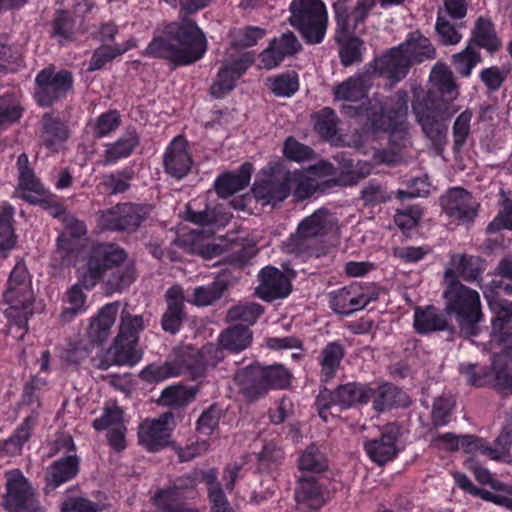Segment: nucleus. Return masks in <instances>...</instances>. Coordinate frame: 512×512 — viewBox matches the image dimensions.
Instances as JSON below:
<instances>
[{
	"mask_svg": "<svg viewBox=\"0 0 512 512\" xmlns=\"http://www.w3.org/2000/svg\"><path fill=\"white\" fill-rule=\"evenodd\" d=\"M269 169V173H265L263 178L254 183L252 192L262 205L275 206L289 196L295 173L279 163Z\"/></svg>",
	"mask_w": 512,
	"mask_h": 512,
	"instance_id": "13",
	"label": "nucleus"
},
{
	"mask_svg": "<svg viewBox=\"0 0 512 512\" xmlns=\"http://www.w3.org/2000/svg\"><path fill=\"white\" fill-rule=\"evenodd\" d=\"M181 374V367L173 362H165L161 365L151 364L145 367L139 374L140 378L147 382H161L169 377Z\"/></svg>",
	"mask_w": 512,
	"mask_h": 512,
	"instance_id": "50",
	"label": "nucleus"
},
{
	"mask_svg": "<svg viewBox=\"0 0 512 512\" xmlns=\"http://www.w3.org/2000/svg\"><path fill=\"white\" fill-rule=\"evenodd\" d=\"M338 230L337 218L322 207L302 219L294 233L285 242L288 253L305 258H320L328 253L323 239Z\"/></svg>",
	"mask_w": 512,
	"mask_h": 512,
	"instance_id": "4",
	"label": "nucleus"
},
{
	"mask_svg": "<svg viewBox=\"0 0 512 512\" xmlns=\"http://www.w3.org/2000/svg\"><path fill=\"white\" fill-rule=\"evenodd\" d=\"M223 349L240 352L252 342V331L243 325H235L224 330L219 337Z\"/></svg>",
	"mask_w": 512,
	"mask_h": 512,
	"instance_id": "41",
	"label": "nucleus"
},
{
	"mask_svg": "<svg viewBox=\"0 0 512 512\" xmlns=\"http://www.w3.org/2000/svg\"><path fill=\"white\" fill-rule=\"evenodd\" d=\"M23 109L13 93L0 95V128L20 119Z\"/></svg>",
	"mask_w": 512,
	"mask_h": 512,
	"instance_id": "52",
	"label": "nucleus"
},
{
	"mask_svg": "<svg viewBox=\"0 0 512 512\" xmlns=\"http://www.w3.org/2000/svg\"><path fill=\"white\" fill-rule=\"evenodd\" d=\"M441 206L445 213L462 222H470L476 216L474 201L463 188H452L441 197Z\"/></svg>",
	"mask_w": 512,
	"mask_h": 512,
	"instance_id": "25",
	"label": "nucleus"
},
{
	"mask_svg": "<svg viewBox=\"0 0 512 512\" xmlns=\"http://www.w3.org/2000/svg\"><path fill=\"white\" fill-rule=\"evenodd\" d=\"M314 129L325 140H332L337 134L338 118L333 109L325 107L312 116Z\"/></svg>",
	"mask_w": 512,
	"mask_h": 512,
	"instance_id": "47",
	"label": "nucleus"
},
{
	"mask_svg": "<svg viewBox=\"0 0 512 512\" xmlns=\"http://www.w3.org/2000/svg\"><path fill=\"white\" fill-rule=\"evenodd\" d=\"M139 144V135L134 129H128L126 133L105 150V163L112 164L121 158L128 157Z\"/></svg>",
	"mask_w": 512,
	"mask_h": 512,
	"instance_id": "40",
	"label": "nucleus"
},
{
	"mask_svg": "<svg viewBox=\"0 0 512 512\" xmlns=\"http://www.w3.org/2000/svg\"><path fill=\"white\" fill-rule=\"evenodd\" d=\"M151 206L136 203H119L99 211L97 223L102 230H111L132 234L149 218Z\"/></svg>",
	"mask_w": 512,
	"mask_h": 512,
	"instance_id": "11",
	"label": "nucleus"
},
{
	"mask_svg": "<svg viewBox=\"0 0 512 512\" xmlns=\"http://www.w3.org/2000/svg\"><path fill=\"white\" fill-rule=\"evenodd\" d=\"M41 138L46 147L53 148L68 138V130L63 122L46 113L42 118Z\"/></svg>",
	"mask_w": 512,
	"mask_h": 512,
	"instance_id": "44",
	"label": "nucleus"
},
{
	"mask_svg": "<svg viewBox=\"0 0 512 512\" xmlns=\"http://www.w3.org/2000/svg\"><path fill=\"white\" fill-rule=\"evenodd\" d=\"M446 314L433 305L417 306L414 310L413 327L418 334L427 335L439 331L454 333V327L450 326Z\"/></svg>",
	"mask_w": 512,
	"mask_h": 512,
	"instance_id": "27",
	"label": "nucleus"
},
{
	"mask_svg": "<svg viewBox=\"0 0 512 512\" xmlns=\"http://www.w3.org/2000/svg\"><path fill=\"white\" fill-rule=\"evenodd\" d=\"M371 395V387L365 384L347 383L335 389V402L341 408H348L356 403L368 402Z\"/></svg>",
	"mask_w": 512,
	"mask_h": 512,
	"instance_id": "35",
	"label": "nucleus"
},
{
	"mask_svg": "<svg viewBox=\"0 0 512 512\" xmlns=\"http://www.w3.org/2000/svg\"><path fill=\"white\" fill-rule=\"evenodd\" d=\"M486 301L495 314L492 329L500 334L501 341H505L512 335V301L496 297L491 292H486Z\"/></svg>",
	"mask_w": 512,
	"mask_h": 512,
	"instance_id": "30",
	"label": "nucleus"
},
{
	"mask_svg": "<svg viewBox=\"0 0 512 512\" xmlns=\"http://www.w3.org/2000/svg\"><path fill=\"white\" fill-rule=\"evenodd\" d=\"M167 309L161 319V327L165 332L176 334L185 318L184 292L182 287L174 285L165 294Z\"/></svg>",
	"mask_w": 512,
	"mask_h": 512,
	"instance_id": "26",
	"label": "nucleus"
},
{
	"mask_svg": "<svg viewBox=\"0 0 512 512\" xmlns=\"http://www.w3.org/2000/svg\"><path fill=\"white\" fill-rule=\"evenodd\" d=\"M376 4L377 0H356L354 5L351 0H336L332 5L336 23L334 35L346 38L347 35L356 34Z\"/></svg>",
	"mask_w": 512,
	"mask_h": 512,
	"instance_id": "15",
	"label": "nucleus"
},
{
	"mask_svg": "<svg viewBox=\"0 0 512 512\" xmlns=\"http://www.w3.org/2000/svg\"><path fill=\"white\" fill-rule=\"evenodd\" d=\"M46 385V381L40 377L33 376L28 381L23 390V396L20 403L21 408L29 407L31 411L37 412L40 407L39 391Z\"/></svg>",
	"mask_w": 512,
	"mask_h": 512,
	"instance_id": "58",
	"label": "nucleus"
},
{
	"mask_svg": "<svg viewBox=\"0 0 512 512\" xmlns=\"http://www.w3.org/2000/svg\"><path fill=\"white\" fill-rule=\"evenodd\" d=\"M263 312V307L256 303L236 305L227 311V319L230 322L240 321L252 325Z\"/></svg>",
	"mask_w": 512,
	"mask_h": 512,
	"instance_id": "55",
	"label": "nucleus"
},
{
	"mask_svg": "<svg viewBox=\"0 0 512 512\" xmlns=\"http://www.w3.org/2000/svg\"><path fill=\"white\" fill-rule=\"evenodd\" d=\"M373 406L377 411H384L394 406L404 404L405 393L390 383H385L372 389Z\"/></svg>",
	"mask_w": 512,
	"mask_h": 512,
	"instance_id": "42",
	"label": "nucleus"
},
{
	"mask_svg": "<svg viewBox=\"0 0 512 512\" xmlns=\"http://www.w3.org/2000/svg\"><path fill=\"white\" fill-rule=\"evenodd\" d=\"M298 467L301 471L321 473L328 468L327 459L320 448L315 444H310L298 461Z\"/></svg>",
	"mask_w": 512,
	"mask_h": 512,
	"instance_id": "49",
	"label": "nucleus"
},
{
	"mask_svg": "<svg viewBox=\"0 0 512 512\" xmlns=\"http://www.w3.org/2000/svg\"><path fill=\"white\" fill-rule=\"evenodd\" d=\"M17 168L18 188L23 191L19 196L21 199L30 204H39L45 209L51 208L55 216L63 212V207L60 204H51L48 191L36 177L34 170L29 165L28 156L25 153L18 156Z\"/></svg>",
	"mask_w": 512,
	"mask_h": 512,
	"instance_id": "16",
	"label": "nucleus"
},
{
	"mask_svg": "<svg viewBox=\"0 0 512 512\" xmlns=\"http://www.w3.org/2000/svg\"><path fill=\"white\" fill-rule=\"evenodd\" d=\"M380 74V68L373 62L366 64L361 70L343 82L336 85L333 89L336 100L358 102L368 96L373 86L376 73Z\"/></svg>",
	"mask_w": 512,
	"mask_h": 512,
	"instance_id": "20",
	"label": "nucleus"
},
{
	"mask_svg": "<svg viewBox=\"0 0 512 512\" xmlns=\"http://www.w3.org/2000/svg\"><path fill=\"white\" fill-rule=\"evenodd\" d=\"M472 112L470 110L463 111L455 120L452 133L454 138V150H460L465 144L470 134V122Z\"/></svg>",
	"mask_w": 512,
	"mask_h": 512,
	"instance_id": "61",
	"label": "nucleus"
},
{
	"mask_svg": "<svg viewBox=\"0 0 512 512\" xmlns=\"http://www.w3.org/2000/svg\"><path fill=\"white\" fill-rule=\"evenodd\" d=\"M408 130L409 123H402L401 125L391 124L385 131L389 132V144L394 154L410 144Z\"/></svg>",
	"mask_w": 512,
	"mask_h": 512,
	"instance_id": "64",
	"label": "nucleus"
},
{
	"mask_svg": "<svg viewBox=\"0 0 512 512\" xmlns=\"http://www.w3.org/2000/svg\"><path fill=\"white\" fill-rule=\"evenodd\" d=\"M79 472V459L76 455H69L54 461L46 471V494L54 491L63 483L73 479Z\"/></svg>",
	"mask_w": 512,
	"mask_h": 512,
	"instance_id": "29",
	"label": "nucleus"
},
{
	"mask_svg": "<svg viewBox=\"0 0 512 512\" xmlns=\"http://www.w3.org/2000/svg\"><path fill=\"white\" fill-rule=\"evenodd\" d=\"M399 436V427L394 423L387 424L379 438L365 442L370 459L380 466L394 459L398 452L395 442Z\"/></svg>",
	"mask_w": 512,
	"mask_h": 512,
	"instance_id": "22",
	"label": "nucleus"
},
{
	"mask_svg": "<svg viewBox=\"0 0 512 512\" xmlns=\"http://www.w3.org/2000/svg\"><path fill=\"white\" fill-rule=\"evenodd\" d=\"M123 263L114 266L113 271L105 281L106 294L120 293L128 288L136 279V269L133 263Z\"/></svg>",
	"mask_w": 512,
	"mask_h": 512,
	"instance_id": "38",
	"label": "nucleus"
},
{
	"mask_svg": "<svg viewBox=\"0 0 512 512\" xmlns=\"http://www.w3.org/2000/svg\"><path fill=\"white\" fill-rule=\"evenodd\" d=\"M295 499L298 504H307L308 507L318 509L323 504L321 488L316 477L303 476L298 481L295 491Z\"/></svg>",
	"mask_w": 512,
	"mask_h": 512,
	"instance_id": "39",
	"label": "nucleus"
},
{
	"mask_svg": "<svg viewBox=\"0 0 512 512\" xmlns=\"http://www.w3.org/2000/svg\"><path fill=\"white\" fill-rule=\"evenodd\" d=\"M176 365L181 367V374L189 373L193 379L203 377L207 371L200 350L195 349L187 350Z\"/></svg>",
	"mask_w": 512,
	"mask_h": 512,
	"instance_id": "54",
	"label": "nucleus"
},
{
	"mask_svg": "<svg viewBox=\"0 0 512 512\" xmlns=\"http://www.w3.org/2000/svg\"><path fill=\"white\" fill-rule=\"evenodd\" d=\"M34 97L43 107L51 106L56 101L66 97L73 88V76L70 71H56L49 66L41 70L35 78Z\"/></svg>",
	"mask_w": 512,
	"mask_h": 512,
	"instance_id": "14",
	"label": "nucleus"
},
{
	"mask_svg": "<svg viewBox=\"0 0 512 512\" xmlns=\"http://www.w3.org/2000/svg\"><path fill=\"white\" fill-rule=\"evenodd\" d=\"M52 35L58 38L60 43L70 41L74 34V20L66 11H59L52 22Z\"/></svg>",
	"mask_w": 512,
	"mask_h": 512,
	"instance_id": "60",
	"label": "nucleus"
},
{
	"mask_svg": "<svg viewBox=\"0 0 512 512\" xmlns=\"http://www.w3.org/2000/svg\"><path fill=\"white\" fill-rule=\"evenodd\" d=\"M131 179L132 172L125 169L115 174L105 175L101 184L107 193L118 194L129 189Z\"/></svg>",
	"mask_w": 512,
	"mask_h": 512,
	"instance_id": "59",
	"label": "nucleus"
},
{
	"mask_svg": "<svg viewBox=\"0 0 512 512\" xmlns=\"http://www.w3.org/2000/svg\"><path fill=\"white\" fill-rule=\"evenodd\" d=\"M292 375L283 365L261 366L253 364L239 370L234 380L246 401L254 402L264 397L270 389L289 386Z\"/></svg>",
	"mask_w": 512,
	"mask_h": 512,
	"instance_id": "7",
	"label": "nucleus"
},
{
	"mask_svg": "<svg viewBox=\"0 0 512 512\" xmlns=\"http://www.w3.org/2000/svg\"><path fill=\"white\" fill-rule=\"evenodd\" d=\"M257 253L255 245L243 246L240 250L225 256L218 264H223L225 268L214 278V281L208 285L198 286L193 290V293L188 302L198 307H205L214 304L222 298L225 292L232 287L241 269L253 258Z\"/></svg>",
	"mask_w": 512,
	"mask_h": 512,
	"instance_id": "5",
	"label": "nucleus"
},
{
	"mask_svg": "<svg viewBox=\"0 0 512 512\" xmlns=\"http://www.w3.org/2000/svg\"><path fill=\"white\" fill-rule=\"evenodd\" d=\"M302 45L292 31H286L273 38L266 49L260 53V61L266 69H273L281 64L286 57L296 55Z\"/></svg>",
	"mask_w": 512,
	"mask_h": 512,
	"instance_id": "21",
	"label": "nucleus"
},
{
	"mask_svg": "<svg viewBox=\"0 0 512 512\" xmlns=\"http://www.w3.org/2000/svg\"><path fill=\"white\" fill-rule=\"evenodd\" d=\"M174 427L172 412L162 413L155 419H145L138 427L139 444L149 452H157L170 444Z\"/></svg>",
	"mask_w": 512,
	"mask_h": 512,
	"instance_id": "19",
	"label": "nucleus"
},
{
	"mask_svg": "<svg viewBox=\"0 0 512 512\" xmlns=\"http://www.w3.org/2000/svg\"><path fill=\"white\" fill-rule=\"evenodd\" d=\"M260 284L256 288L257 295L265 301L285 298L291 292L288 277L279 269L267 266L259 273Z\"/></svg>",
	"mask_w": 512,
	"mask_h": 512,
	"instance_id": "23",
	"label": "nucleus"
},
{
	"mask_svg": "<svg viewBox=\"0 0 512 512\" xmlns=\"http://www.w3.org/2000/svg\"><path fill=\"white\" fill-rule=\"evenodd\" d=\"M14 207L3 202L0 206V248L3 250H10L15 245L14 235Z\"/></svg>",
	"mask_w": 512,
	"mask_h": 512,
	"instance_id": "46",
	"label": "nucleus"
},
{
	"mask_svg": "<svg viewBox=\"0 0 512 512\" xmlns=\"http://www.w3.org/2000/svg\"><path fill=\"white\" fill-rule=\"evenodd\" d=\"M378 299V293H362L356 286L339 289L330 294V306L338 314L349 315L363 309L371 301Z\"/></svg>",
	"mask_w": 512,
	"mask_h": 512,
	"instance_id": "24",
	"label": "nucleus"
},
{
	"mask_svg": "<svg viewBox=\"0 0 512 512\" xmlns=\"http://www.w3.org/2000/svg\"><path fill=\"white\" fill-rule=\"evenodd\" d=\"M249 63L244 59H237L232 63H225L218 72L217 78L210 88L215 98H221L233 90L235 82L247 70Z\"/></svg>",
	"mask_w": 512,
	"mask_h": 512,
	"instance_id": "33",
	"label": "nucleus"
},
{
	"mask_svg": "<svg viewBox=\"0 0 512 512\" xmlns=\"http://www.w3.org/2000/svg\"><path fill=\"white\" fill-rule=\"evenodd\" d=\"M132 44L130 41H127L124 46H101L98 49H96L91 57V60L89 62V71H95L99 70L104 67V65L110 61H112L114 58H116L118 55L123 54L126 52Z\"/></svg>",
	"mask_w": 512,
	"mask_h": 512,
	"instance_id": "53",
	"label": "nucleus"
},
{
	"mask_svg": "<svg viewBox=\"0 0 512 512\" xmlns=\"http://www.w3.org/2000/svg\"><path fill=\"white\" fill-rule=\"evenodd\" d=\"M198 391L197 386L189 388L181 385L169 386L162 391L160 402L169 407H183L194 400Z\"/></svg>",
	"mask_w": 512,
	"mask_h": 512,
	"instance_id": "45",
	"label": "nucleus"
},
{
	"mask_svg": "<svg viewBox=\"0 0 512 512\" xmlns=\"http://www.w3.org/2000/svg\"><path fill=\"white\" fill-rule=\"evenodd\" d=\"M461 26L462 24L459 25V27ZM457 28V25H453L450 23L446 15H444L443 10L440 8L438 11L435 29L438 36L440 37L442 44L454 45L461 40L462 36Z\"/></svg>",
	"mask_w": 512,
	"mask_h": 512,
	"instance_id": "57",
	"label": "nucleus"
},
{
	"mask_svg": "<svg viewBox=\"0 0 512 512\" xmlns=\"http://www.w3.org/2000/svg\"><path fill=\"white\" fill-rule=\"evenodd\" d=\"M344 356L345 349L338 342H330L322 349L319 364L323 382H328L335 377Z\"/></svg>",
	"mask_w": 512,
	"mask_h": 512,
	"instance_id": "34",
	"label": "nucleus"
},
{
	"mask_svg": "<svg viewBox=\"0 0 512 512\" xmlns=\"http://www.w3.org/2000/svg\"><path fill=\"white\" fill-rule=\"evenodd\" d=\"M126 259V251L115 244H93L87 256L81 284L85 289L93 288L108 269L124 263Z\"/></svg>",
	"mask_w": 512,
	"mask_h": 512,
	"instance_id": "12",
	"label": "nucleus"
},
{
	"mask_svg": "<svg viewBox=\"0 0 512 512\" xmlns=\"http://www.w3.org/2000/svg\"><path fill=\"white\" fill-rule=\"evenodd\" d=\"M408 101L407 91L398 90L390 98L388 106L384 97L374 94L368 99L366 114L373 132L386 131L391 124L408 123Z\"/></svg>",
	"mask_w": 512,
	"mask_h": 512,
	"instance_id": "10",
	"label": "nucleus"
},
{
	"mask_svg": "<svg viewBox=\"0 0 512 512\" xmlns=\"http://www.w3.org/2000/svg\"><path fill=\"white\" fill-rule=\"evenodd\" d=\"M221 418V410L212 405L202 412L197 421V431L205 436H210L218 427Z\"/></svg>",
	"mask_w": 512,
	"mask_h": 512,
	"instance_id": "63",
	"label": "nucleus"
},
{
	"mask_svg": "<svg viewBox=\"0 0 512 512\" xmlns=\"http://www.w3.org/2000/svg\"><path fill=\"white\" fill-rule=\"evenodd\" d=\"M445 279L449 282L443 293L445 314L454 317L460 336H477L484 317L479 293L460 283L451 269L445 271Z\"/></svg>",
	"mask_w": 512,
	"mask_h": 512,
	"instance_id": "3",
	"label": "nucleus"
},
{
	"mask_svg": "<svg viewBox=\"0 0 512 512\" xmlns=\"http://www.w3.org/2000/svg\"><path fill=\"white\" fill-rule=\"evenodd\" d=\"M118 305V302L108 303L91 318L86 335L92 343L102 344L107 340L116 320Z\"/></svg>",
	"mask_w": 512,
	"mask_h": 512,
	"instance_id": "31",
	"label": "nucleus"
},
{
	"mask_svg": "<svg viewBox=\"0 0 512 512\" xmlns=\"http://www.w3.org/2000/svg\"><path fill=\"white\" fill-rule=\"evenodd\" d=\"M253 167L246 162L237 172H225L215 181L214 188L221 198H228L248 186Z\"/></svg>",
	"mask_w": 512,
	"mask_h": 512,
	"instance_id": "32",
	"label": "nucleus"
},
{
	"mask_svg": "<svg viewBox=\"0 0 512 512\" xmlns=\"http://www.w3.org/2000/svg\"><path fill=\"white\" fill-rule=\"evenodd\" d=\"M469 43H471L473 47L475 45L484 48L490 53L498 50L501 46V42L496 36L492 22L482 17L476 21Z\"/></svg>",
	"mask_w": 512,
	"mask_h": 512,
	"instance_id": "37",
	"label": "nucleus"
},
{
	"mask_svg": "<svg viewBox=\"0 0 512 512\" xmlns=\"http://www.w3.org/2000/svg\"><path fill=\"white\" fill-rule=\"evenodd\" d=\"M289 11L291 15L288 22L300 32L307 44H319L323 41L328 26V14L321 0H293Z\"/></svg>",
	"mask_w": 512,
	"mask_h": 512,
	"instance_id": "8",
	"label": "nucleus"
},
{
	"mask_svg": "<svg viewBox=\"0 0 512 512\" xmlns=\"http://www.w3.org/2000/svg\"><path fill=\"white\" fill-rule=\"evenodd\" d=\"M436 51L430 40L414 32L399 47L392 48L387 54L377 57L376 63L380 74H387L399 81L404 78L413 64L433 59Z\"/></svg>",
	"mask_w": 512,
	"mask_h": 512,
	"instance_id": "6",
	"label": "nucleus"
},
{
	"mask_svg": "<svg viewBox=\"0 0 512 512\" xmlns=\"http://www.w3.org/2000/svg\"><path fill=\"white\" fill-rule=\"evenodd\" d=\"M269 89L278 97H290L299 88L298 76L292 72L268 78Z\"/></svg>",
	"mask_w": 512,
	"mask_h": 512,
	"instance_id": "51",
	"label": "nucleus"
},
{
	"mask_svg": "<svg viewBox=\"0 0 512 512\" xmlns=\"http://www.w3.org/2000/svg\"><path fill=\"white\" fill-rule=\"evenodd\" d=\"M430 80L433 89L414 91L412 113L423 134L441 153L447 143L448 122L459 110L454 103L459 90L453 72L445 64L433 67Z\"/></svg>",
	"mask_w": 512,
	"mask_h": 512,
	"instance_id": "2",
	"label": "nucleus"
},
{
	"mask_svg": "<svg viewBox=\"0 0 512 512\" xmlns=\"http://www.w3.org/2000/svg\"><path fill=\"white\" fill-rule=\"evenodd\" d=\"M145 329L142 315H131L122 310L119 331L109 349L114 354V362L118 366H133L139 362L142 353L137 349L139 334Z\"/></svg>",
	"mask_w": 512,
	"mask_h": 512,
	"instance_id": "9",
	"label": "nucleus"
},
{
	"mask_svg": "<svg viewBox=\"0 0 512 512\" xmlns=\"http://www.w3.org/2000/svg\"><path fill=\"white\" fill-rule=\"evenodd\" d=\"M454 402L450 398H437L432 407V424L434 427L444 426L449 423Z\"/></svg>",
	"mask_w": 512,
	"mask_h": 512,
	"instance_id": "62",
	"label": "nucleus"
},
{
	"mask_svg": "<svg viewBox=\"0 0 512 512\" xmlns=\"http://www.w3.org/2000/svg\"><path fill=\"white\" fill-rule=\"evenodd\" d=\"M5 508L9 512H44L34 490L20 470H11L6 473Z\"/></svg>",
	"mask_w": 512,
	"mask_h": 512,
	"instance_id": "17",
	"label": "nucleus"
},
{
	"mask_svg": "<svg viewBox=\"0 0 512 512\" xmlns=\"http://www.w3.org/2000/svg\"><path fill=\"white\" fill-rule=\"evenodd\" d=\"M178 3L180 20L156 28L142 54L183 66L195 63L207 50L205 34L188 16L208 7L211 0H178Z\"/></svg>",
	"mask_w": 512,
	"mask_h": 512,
	"instance_id": "1",
	"label": "nucleus"
},
{
	"mask_svg": "<svg viewBox=\"0 0 512 512\" xmlns=\"http://www.w3.org/2000/svg\"><path fill=\"white\" fill-rule=\"evenodd\" d=\"M3 299L9 306L5 310V315L9 320L10 328L26 330L29 316L33 314L35 299L33 288L10 284V281H7Z\"/></svg>",
	"mask_w": 512,
	"mask_h": 512,
	"instance_id": "18",
	"label": "nucleus"
},
{
	"mask_svg": "<svg viewBox=\"0 0 512 512\" xmlns=\"http://www.w3.org/2000/svg\"><path fill=\"white\" fill-rule=\"evenodd\" d=\"M336 43L339 45L340 62L344 67H349L362 62V47L364 41L354 35H347L346 38L334 35Z\"/></svg>",
	"mask_w": 512,
	"mask_h": 512,
	"instance_id": "43",
	"label": "nucleus"
},
{
	"mask_svg": "<svg viewBox=\"0 0 512 512\" xmlns=\"http://www.w3.org/2000/svg\"><path fill=\"white\" fill-rule=\"evenodd\" d=\"M192 165V159L187 151V143L181 138H175L164 156L165 171L174 178L181 179L187 175Z\"/></svg>",
	"mask_w": 512,
	"mask_h": 512,
	"instance_id": "28",
	"label": "nucleus"
},
{
	"mask_svg": "<svg viewBox=\"0 0 512 512\" xmlns=\"http://www.w3.org/2000/svg\"><path fill=\"white\" fill-rule=\"evenodd\" d=\"M38 412L30 411L24 422L15 430L14 434L5 441V448L8 452L20 451L24 443L31 437V432L36 424Z\"/></svg>",
	"mask_w": 512,
	"mask_h": 512,
	"instance_id": "48",
	"label": "nucleus"
},
{
	"mask_svg": "<svg viewBox=\"0 0 512 512\" xmlns=\"http://www.w3.org/2000/svg\"><path fill=\"white\" fill-rule=\"evenodd\" d=\"M195 487L196 479L193 476L189 474L180 476L167 489L160 490L155 494V504L162 503V501L168 503L182 502L181 498L188 493H193Z\"/></svg>",
	"mask_w": 512,
	"mask_h": 512,
	"instance_id": "36",
	"label": "nucleus"
},
{
	"mask_svg": "<svg viewBox=\"0 0 512 512\" xmlns=\"http://www.w3.org/2000/svg\"><path fill=\"white\" fill-rule=\"evenodd\" d=\"M479 61L480 54L475 50V47L471 46V43H468L463 51L453 55L454 68L463 77H468Z\"/></svg>",
	"mask_w": 512,
	"mask_h": 512,
	"instance_id": "56",
	"label": "nucleus"
}]
</instances>
